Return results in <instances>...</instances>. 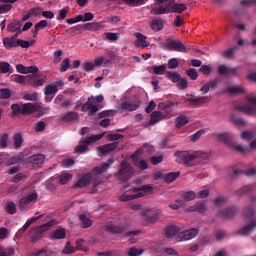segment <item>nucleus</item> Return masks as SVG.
<instances>
[{
	"instance_id": "obj_10",
	"label": "nucleus",
	"mask_w": 256,
	"mask_h": 256,
	"mask_svg": "<svg viewBox=\"0 0 256 256\" xmlns=\"http://www.w3.org/2000/svg\"><path fill=\"white\" fill-rule=\"evenodd\" d=\"M166 47L179 53H187V47L181 41L167 40Z\"/></svg>"
},
{
	"instance_id": "obj_22",
	"label": "nucleus",
	"mask_w": 256,
	"mask_h": 256,
	"mask_svg": "<svg viewBox=\"0 0 256 256\" xmlns=\"http://www.w3.org/2000/svg\"><path fill=\"white\" fill-rule=\"evenodd\" d=\"M225 85V76H218L214 80L210 81V89H220Z\"/></svg>"
},
{
	"instance_id": "obj_24",
	"label": "nucleus",
	"mask_w": 256,
	"mask_h": 256,
	"mask_svg": "<svg viewBox=\"0 0 256 256\" xmlns=\"http://www.w3.org/2000/svg\"><path fill=\"white\" fill-rule=\"evenodd\" d=\"M63 99H65V96L59 94L55 98L54 103H55V105H59V107H61L62 109H67V107H69L71 105V100H65L63 102Z\"/></svg>"
},
{
	"instance_id": "obj_55",
	"label": "nucleus",
	"mask_w": 256,
	"mask_h": 256,
	"mask_svg": "<svg viewBox=\"0 0 256 256\" xmlns=\"http://www.w3.org/2000/svg\"><path fill=\"white\" fill-rule=\"evenodd\" d=\"M11 71V64L9 62H0V72L9 73Z\"/></svg>"
},
{
	"instance_id": "obj_20",
	"label": "nucleus",
	"mask_w": 256,
	"mask_h": 256,
	"mask_svg": "<svg viewBox=\"0 0 256 256\" xmlns=\"http://www.w3.org/2000/svg\"><path fill=\"white\" fill-rule=\"evenodd\" d=\"M187 211H189L190 213H193L195 211H197V213H205V211H207V205L203 202H197L196 204L187 208Z\"/></svg>"
},
{
	"instance_id": "obj_54",
	"label": "nucleus",
	"mask_w": 256,
	"mask_h": 256,
	"mask_svg": "<svg viewBox=\"0 0 256 256\" xmlns=\"http://www.w3.org/2000/svg\"><path fill=\"white\" fill-rule=\"evenodd\" d=\"M186 74L192 81H196L197 77H199V74L197 73V70L195 68H190L186 70Z\"/></svg>"
},
{
	"instance_id": "obj_15",
	"label": "nucleus",
	"mask_w": 256,
	"mask_h": 256,
	"mask_svg": "<svg viewBox=\"0 0 256 256\" xmlns=\"http://www.w3.org/2000/svg\"><path fill=\"white\" fill-rule=\"evenodd\" d=\"M134 37H136V41L134 42L135 47H142V49L149 47L150 43L147 41V36L136 32L134 33Z\"/></svg>"
},
{
	"instance_id": "obj_64",
	"label": "nucleus",
	"mask_w": 256,
	"mask_h": 256,
	"mask_svg": "<svg viewBox=\"0 0 256 256\" xmlns=\"http://www.w3.org/2000/svg\"><path fill=\"white\" fill-rule=\"evenodd\" d=\"M87 149H89V144L84 143L76 146L75 151H77V153H85Z\"/></svg>"
},
{
	"instance_id": "obj_28",
	"label": "nucleus",
	"mask_w": 256,
	"mask_h": 256,
	"mask_svg": "<svg viewBox=\"0 0 256 256\" xmlns=\"http://www.w3.org/2000/svg\"><path fill=\"white\" fill-rule=\"evenodd\" d=\"M179 233H181V228L177 225H171L166 228V237H175Z\"/></svg>"
},
{
	"instance_id": "obj_63",
	"label": "nucleus",
	"mask_w": 256,
	"mask_h": 256,
	"mask_svg": "<svg viewBox=\"0 0 256 256\" xmlns=\"http://www.w3.org/2000/svg\"><path fill=\"white\" fill-rule=\"evenodd\" d=\"M231 121H232V123H234L235 125H238L240 127L245 125V121L235 115L231 116Z\"/></svg>"
},
{
	"instance_id": "obj_32",
	"label": "nucleus",
	"mask_w": 256,
	"mask_h": 256,
	"mask_svg": "<svg viewBox=\"0 0 256 256\" xmlns=\"http://www.w3.org/2000/svg\"><path fill=\"white\" fill-rule=\"evenodd\" d=\"M181 199L185 202L193 201L197 197V194L194 191L182 192L180 195Z\"/></svg>"
},
{
	"instance_id": "obj_40",
	"label": "nucleus",
	"mask_w": 256,
	"mask_h": 256,
	"mask_svg": "<svg viewBox=\"0 0 256 256\" xmlns=\"http://www.w3.org/2000/svg\"><path fill=\"white\" fill-rule=\"evenodd\" d=\"M105 137V134H98V135H92L84 140L83 143H86V145H91V143H95V141H101V138Z\"/></svg>"
},
{
	"instance_id": "obj_36",
	"label": "nucleus",
	"mask_w": 256,
	"mask_h": 256,
	"mask_svg": "<svg viewBox=\"0 0 256 256\" xmlns=\"http://www.w3.org/2000/svg\"><path fill=\"white\" fill-rule=\"evenodd\" d=\"M166 77L172 81V83H178V81H181V75L177 72L167 71Z\"/></svg>"
},
{
	"instance_id": "obj_9",
	"label": "nucleus",
	"mask_w": 256,
	"mask_h": 256,
	"mask_svg": "<svg viewBox=\"0 0 256 256\" xmlns=\"http://www.w3.org/2000/svg\"><path fill=\"white\" fill-rule=\"evenodd\" d=\"M143 155V149H139L136 150L132 155H131V159L134 163V165L136 167H138V169H141V171H145V169H147V161L143 160V159H139V156Z\"/></svg>"
},
{
	"instance_id": "obj_7",
	"label": "nucleus",
	"mask_w": 256,
	"mask_h": 256,
	"mask_svg": "<svg viewBox=\"0 0 256 256\" xmlns=\"http://www.w3.org/2000/svg\"><path fill=\"white\" fill-rule=\"evenodd\" d=\"M248 104L236 105V111H241V113H246V115H256V97L248 96Z\"/></svg>"
},
{
	"instance_id": "obj_52",
	"label": "nucleus",
	"mask_w": 256,
	"mask_h": 256,
	"mask_svg": "<svg viewBox=\"0 0 256 256\" xmlns=\"http://www.w3.org/2000/svg\"><path fill=\"white\" fill-rule=\"evenodd\" d=\"M189 123V119H187V116H179L176 120V127L177 129H181L183 125H187Z\"/></svg>"
},
{
	"instance_id": "obj_45",
	"label": "nucleus",
	"mask_w": 256,
	"mask_h": 256,
	"mask_svg": "<svg viewBox=\"0 0 256 256\" xmlns=\"http://www.w3.org/2000/svg\"><path fill=\"white\" fill-rule=\"evenodd\" d=\"M76 248L71 245V242H66L64 249L62 250L63 255H73Z\"/></svg>"
},
{
	"instance_id": "obj_43",
	"label": "nucleus",
	"mask_w": 256,
	"mask_h": 256,
	"mask_svg": "<svg viewBox=\"0 0 256 256\" xmlns=\"http://www.w3.org/2000/svg\"><path fill=\"white\" fill-rule=\"evenodd\" d=\"M58 88L56 85H48L44 88V95H52V97H55V94L57 93Z\"/></svg>"
},
{
	"instance_id": "obj_49",
	"label": "nucleus",
	"mask_w": 256,
	"mask_h": 256,
	"mask_svg": "<svg viewBox=\"0 0 256 256\" xmlns=\"http://www.w3.org/2000/svg\"><path fill=\"white\" fill-rule=\"evenodd\" d=\"M59 179H60L61 185H67V183H69V181H71V179H73V174L62 173L59 176Z\"/></svg>"
},
{
	"instance_id": "obj_21",
	"label": "nucleus",
	"mask_w": 256,
	"mask_h": 256,
	"mask_svg": "<svg viewBox=\"0 0 256 256\" xmlns=\"http://www.w3.org/2000/svg\"><path fill=\"white\" fill-rule=\"evenodd\" d=\"M3 45L6 49H13V47H17V34L12 37L4 38Z\"/></svg>"
},
{
	"instance_id": "obj_39",
	"label": "nucleus",
	"mask_w": 256,
	"mask_h": 256,
	"mask_svg": "<svg viewBox=\"0 0 256 256\" xmlns=\"http://www.w3.org/2000/svg\"><path fill=\"white\" fill-rule=\"evenodd\" d=\"M79 219L81 221V226L83 227V229H88V227H91V225H93V221H91V219L87 218V216L83 214L79 216Z\"/></svg>"
},
{
	"instance_id": "obj_46",
	"label": "nucleus",
	"mask_w": 256,
	"mask_h": 256,
	"mask_svg": "<svg viewBox=\"0 0 256 256\" xmlns=\"http://www.w3.org/2000/svg\"><path fill=\"white\" fill-rule=\"evenodd\" d=\"M7 29L10 33H15V31H19L21 29V22L19 21H14L11 22L8 26Z\"/></svg>"
},
{
	"instance_id": "obj_58",
	"label": "nucleus",
	"mask_w": 256,
	"mask_h": 256,
	"mask_svg": "<svg viewBox=\"0 0 256 256\" xmlns=\"http://www.w3.org/2000/svg\"><path fill=\"white\" fill-rule=\"evenodd\" d=\"M143 253V249H137V248H130L127 251L128 256H139Z\"/></svg>"
},
{
	"instance_id": "obj_14",
	"label": "nucleus",
	"mask_w": 256,
	"mask_h": 256,
	"mask_svg": "<svg viewBox=\"0 0 256 256\" xmlns=\"http://www.w3.org/2000/svg\"><path fill=\"white\" fill-rule=\"evenodd\" d=\"M171 13V3H167L164 6L160 5L159 7H153L151 9L152 15H168Z\"/></svg>"
},
{
	"instance_id": "obj_61",
	"label": "nucleus",
	"mask_w": 256,
	"mask_h": 256,
	"mask_svg": "<svg viewBox=\"0 0 256 256\" xmlns=\"http://www.w3.org/2000/svg\"><path fill=\"white\" fill-rule=\"evenodd\" d=\"M179 67V61L177 58H172L168 60V69H177Z\"/></svg>"
},
{
	"instance_id": "obj_60",
	"label": "nucleus",
	"mask_w": 256,
	"mask_h": 256,
	"mask_svg": "<svg viewBox=\"0 0 256 256\" xmlns=\"http://www.w3.org/2000/svg\"><path fill=\"white\" fill-rule=\"evenodd\" d=\"M9 237V229L5 227L0 228V241H5Z\"/></svg>"
},
{
	"instance_id": "obj_30",
	"label": "nucleus",
	"mask_w": 256,
	"mask_h": 256,
	"mask_svg": "<svg viewBox=\"0 0 256 256\" xmlns=\"http://www.w3.org/2000/svg\"><path fill=\"white\" fill-rule=\"evenodd\" d=\"M138 107H139V103L135 104V103L124 101L121 104V109H123L124 111H137Z\"/></svg>"
},
{
	"instance_id": "obj_59",
	"label": "nucleus",
	"mask_w": 256,
	"mask_h": 256,
	"mask_svg": "<svg viewBox=\"0 0 256 256\" xmlns=\"http://www.w3.org/2000/svg\"><path fill=\"white\" fill-rule=\"evenodd\" d=\"M69 65H70V60H69V58H65V59L61 62V66H60V71H61V73H65V71H67V69H69Z\"/></svg>"
},
{
	"instance_id": "obj_38",
	"label": "nucleus",
	"mask_w": 256,
	"mask_h": 256,
	"mask_svg": "<svg viewBox=\"0 0 256 256\" xmlns=\"http://www.w3.org/2000/svg\"><path fill=\"white\" fill-rule=\"evenodd\" d=\"M187 9V6L184 3H176L171 6V13H183Z\"/></svg>"
},
{
	"instance_id": "obj_13",
	"label": "nucleus",
	"mask_w": 256,
	"mask_h": 256,
	"mask_svg": "<svg viewBox=\"0 0 256 256\" xmlns=\"http://www.w3.org/2000/svg\"><path fill=\"white\" fill-rule=\"evenodd\" d=\"M105 231L112 233L113 235H121V233H125V231H127V225L117 226L112 223H108L105 225Z\"/></svg>"
},
{
	"instance_id": "obj_47",
	"label": "nucleus",
	"mask_w": 256,
	"mask_h": 256,
	"mask_svg": "<svg viewBox=\"0 0 256 256\" xmlns=\"http://www.w3.org/2000/svg\"><path fill=\"white\" fill-rule=\"evenodd\" d=\"M157 221H159V215L153 214L144 219V225H153L154 223H157Z\"/></svg>"
},
{
	"instance_id": "obj_31",
	"label": "nucleus",
	"mask_w": 256,
	"mask_h": 256,
	"mask_svg": "<svg viewBox=\"0 0 256 256\" xmlns=\"http://www.w3.org/2000/svg\"><path fill=\"white\" fill-rule=\"evenodd\" d=\"M0 256H15V248L0 246Z\"/></svg>"
},
{
	"instance_id": "obj_2",
	"label": "nucleus",
	"mask_w": 256,
	"mask_h": 256,
	"mask_svg": "<svg viewBox=\"0 0 256 256\" xmlns=\"http://www.w3.org/2000/svg\"><path fill=\"white\" fill-rule=\"evenodd\" d=\"M175 157H177V163H183L186 167H195L208 159L209 154L201 151H182L176 152Z\"/></svg>"
},
{
	"instance_id": "obj_12",
	"label": "nucleus",
	"mask_w": 256,
	"mask_h": 256,
	"mask_svg": "<svg viewBox=\"0 0 256 256\" xmlns=\"http://www.w3.org/2000/svg\"><path fill=\"white\" fill-rule=\"evenodd\" d=\"M43 217H45V214L39 215V216H33L32 218L28 219L26 221V223L23 225V227H21L18 232L16 233L17 237H21V235H23V233L29 229V227H31V225H33V223H35V221H39V219H43Z\"/></svg>"
},
{
	"instance_id": "obj_53",
	"label": "nucleus",
	"mask_w": 256,
	"mask_h": 256,
	"mask_svg": "<svg viewBox=\"0 0 256 256\" xmlns=\"http://www.w3.org/2000/svg\"><path fill=\"white\" fill-rule=\"evenodd\" d=\"M16 47H22V49H29L31 47V43H29V41L27 40L17 39Z\"/></svg>"
},
{
	"instance_id": "obj_17",
	"label": "nucleus",
	"mask_w": 256,
	"mask_h": 256,
	"mask_svg": "<svg viewBox=\"0 0 256 256\" xmlns=\"http://www.w3.org/2000/svg\"><path fill=\"white\" fill-rule=\"evenodd\" d=\"M16 71L23 75H27L28 73H38L39 68L37 66H24L23 64H18L16 66Z\"/></svg>"
},
{
	"instance_id": "obj_26",
	"label": "nucleus",
	"mask_w": 256,
	"mask_h": 256,
	"mask_svg": "<svg viewBox=\"0 0 256 256\" xmlns=\"http://www.w3.org/2000/svg\"><path fill=\"white\" fill-rule=\"evenodd\" d=\"M152 31H161L165 27V23L161 18H156L150 22Z\"/></svg>"
},
{
	"instance_id": "obj_48",
	"label": "nucleus",
	"mask_w": 256,
	"mask_h": 256,
	"mask_svg": "<svg viewBox=\"0 0 256 256\" xmlns=\"http://www.w3.org/2000/svg\"><path fill=\"white\" fill-rule=\"evenodd\" d=\"M29 84L31 87L37 88V87H43L45 85V79L41 78L38 80L33 79V76L29 79Z\"/></svg>"
},
{
	"instance_id": "obj_34",
	"label": "nucleus",
	"mask_w": 256,
	"mask_h": 256,
	"mask_svg": "<svg viewBox=\"0 0 256 256\" xmlns=\"http://www.w3.org/2000/svg\"><path fill=\"white\" fill-rule=\"evenodd\" d=\"M161 119H163V113L159 111L152 112L150 117V125H155V123H159Z\"/></svg>"
},
{
	"instance_id": "obj_44",
	"label": "nucleus",
	"mask_w": 256,
	"mask_h": 256,
	"mask_svg": "<svg viewBox=\"0 0 256 256\" xmlns=\"http://www.w3.org/2000/svg\"><path fill=\"white\" fill-rule=\"evenodd\" d=\"M5 211L9 213V215H15L17 213V205L14 202H7L5 205Z\"/></svg>"
},
{
	"instance_id": "obj_3",
	"label": "nucleus",
	"mask_w": 256,
	"mask_h": 256,
	"mask_svg": "<svg viewBox=\"0 0 256 256\" xmlns=\"http://www.w3.org/2000/svg\"><path fill=\"white\" fill-rule=\"evenodd\" d=\"M55 225H57V220L52 219L49 222H47L41 226L31 228L30 235L32 238V243H37V241H39V239H41L43 237V233H45L46 231H49L51 229V227H53Z\"/></svg>"
},
{
	"instance_id": "obj_27",
	"label": "nucleus",
	"mask_w": 256,
	"mask_h": 256,
	"mask_svg": "<svg viewBox=\"0 0 256 256\" xmlns=\"http://www.w3.org/2000/svg\"><path fill=\"white\" fill-rule=\"evenodd\" d=\"M83 28L86 31H101V29H103V24L99 22H92V23L84 24Z\"/></svg>"
},
{
	"instance_id": "obj_19",
	"label": "nucleus",
	"mask_w": 256,
	"mask_h": 256,
	"mask_svg": "<svg viewBox=\"0 0 256 256\" xmlns=\"http://www.w3.org/2000/svg\"><path fill=\"white\" fill-rule=\"evenodd\" d=\"M19 0H0V3H10V4H0V15L9 13L13 9V3H17Z\"/></svg>"
},
{
	"instance_id": "obj_56",
	"label": "nucleus",
	"mask_w": 256,
	"mask_h": 256,
	"mask_svg": "<svg viewBox=\"0 0 256 256\" xmlns=\"http://www.w3.org/2000/svg\"><path fill=\"white\" fill-rule=\"evenodd\" d=\"M184 100L187 102V103H190V105H194L195 106V103H196V100H197V96L193 95V94H186L184 96Z\"/></svg>"
},
{
	"instance_id": "obj_29",
	"label": "nucleus",
	"mask_w": 256,
	"mask_h": 256,
	"mask_svg": "<svg viewBox=\"0 0 256 256\" xmlns=\"http://www.w3.org/2000/svg\"><path fill=\"white\" fill-rule=\"evenodd\" d=\"M67 237V232L64 228L57 229L50 234V239H65Z\"/></svg>"
},
{
	"instance_id": "obj_23",
	"label": "nucleus",
	"mask_w": 256,
	"mask_h": 256,
	"mask_svg": "<svg viewBox=\"0 0 256 256\" xmlns=\"http://www.w3.org/2000/svg\"><path fill=\"white\" fill-rule=\"evenodd\" d=\"M198 233H199V230L197 228H191L186 231H183L182 237L185 241H189L191 239H195Z\"/></svg>"
},
{
	"instance_id": "obj_50",
	"label": "nucleus",
	"mask_w": 256,
	"mask_h": 256,
	"mask_svg": "<svg viewBox=\"0 0 256 256\" xmlns=\"http://www.w3.org/2000/svg\"><path fill=\"white\" fill-rule=\"evenodd\" d=\"M76 251H84L87 252L89 251V247L85 246V240L83 239H78L76 240Z\"/></svg>"
},
{
	"instance_id": "obj_8",
	"label": "nucleus",
	"mask_w": 256,
	"mask_h": 256,
	"mask_svg": "<svg viewBox=\"0 0 256 256\" xmlns=\"http://www.w3.org/2000/svg\"><path fill=\"white\" fill-rule=\"evenodd\" d=\"M37 199H39L37 192H32L31 194L20 199L18 207L21 211H27L31 203H37Z\"/></svg>"
},
{
	"instance_id": "obj_11",
	"label": "nucleus",
	"mask_w": 256,
	"mask_h": 256,
	"mask_svg": "<svg viewBox=\"0 0 256 256\" xmlns=\"http://www.w3.org/2000/svg\"><path fill=\"white\" fill-rule=\"evenodd\" d=\"M37 111H41V105L34 103H26L21 107L22 115H33V113H37Z\"/></svg>"
},
{
	"instance_id": "obj_37",
	"label": "nucleus",
	"mask_w": 256,
	"mask_h": 256,
	"mask_svg": "<svg viewBox=\"0 0 256 256\" xmlns=\"http://www.w3.org/2000/svg\"><path fill=\"white\" fill-rule=\"evenodd\" d=\"M179 175H181V172H170L164 176L165 183H173L175 179H178Z\"/></svg>"
},
{
	"instance_id": "obj_33",
	"label": "nucleus",
	"mask_w": 256,
	"mask_h": 256,
	"mask_svg": "<svg viewBox=\"0 0 256 256\" xmlns=\"http://www.w3.org/2000/svg\"><path fill=\"white\" fill-rule=\"evenodd\" d=\"M226 93H229V95H241V93H245V89L241 86H231L226 89Z\"/></svg>"
},
{
	"instance_id": "obj_4",
	"label": "nucleus",
	"mask_w": 256,
	"mask_h": 256,
	"mask_svg": "<svg viewBox=\"0 0 256 256\" xmlns=\"http://www.w3.org/2000/svg\"><path fill=\"white\" fill-rule=\"evenodd\" d=\"M135 173V170H133V167L127 160H123L118 168V173L116 174V177L120 179V181H129L131 177H133Z\"/></svg>"
},
{
	"instance_id": "obj_16",
	"label": "nucleus",
	"mask_w": 256,
	"mask_h": 256,
	"mask_svg": "<svg viewBox=\"0 0 256 256\" xmlns=\"http://www.w3.org/2000/svg\"><path fill=\"white\" fill-rule=\"evenodd\" d=\"M60 121H63V123H75V121H79V113L66 112L60 116Z\"/></svg>"
},
{
	"instance_id": "obj_25",
	"label": "nucleus",
	"mask_w": 256,
	"mask_h": 256,
	"mask_svg": "<svg viewBox=\"0 0 256 256\" xmlns=\"http://www.w3.org/2000/svg\"><path fill=\"white\" fill-rule=\"evenodd\" d=\"M29 163L32 165H43L45 163V155L43 154H36L29 158Z\"/></svg>"
},
{
	"instance_id": "obj_41",
	"label": "nucleus",
	"mask_w": 256,
	"mask_h": 256,
	"mask_svg": "<svg viewBox=\"0 0 256 256\" xmlns=\"http://www.w3.org/2000/svg\"><path fill=\"white\" fill-rule=\"evenodd\" d=\"M211 101V97L209 96H196L195 107H199L201 105H205Z\"/></svg>"
},
{
	"instance_id": "obj_62",
	"label": "nucleus",
	"mask_w": 256,
	"mask_h": 256,
	"mask_svg": "<svg viewBox=\"0 0 256 256\" xmlns=\"http://www.w3.org/2000/svg\"><path fill=\"white\" fill-rule=\"evenodd\" d=\"M0 97L1 99H9L11 97V90L7 88L0 89Z\"/></svg>"
},
{
	"instance_id": "obj_42",
	"label": "nucleus",
	"mask_w": 256,
	"mask_h": 256,
	"mask_svg": "<svg viewBox=\"0 0 256 256\" xmlns=\"http://www.w3.org/2000/svg\"><path fill=\"white\" fill-rule=\"evenodd\" d=\"M256 222H253L252 224L245 226L242 230H240V235H251L253 231H255Z\"/></svg>"
},
{
	"instance_id": "obj_35",
	"label": "nucleus",
	"mask_w": 256,
	"mask_h": 256,
	"mask_svg": "<svg viewBox=\"0 0 256 256\" xmlns=\"http://www.w3.org/2000/svg\"><path fill=\"white\" fill-rule=\"evenodd\" d=\"M48 25L49 23L47 22V20H41L40 22H38L34 26V31H33L34 37H36L39 34V31H41V29H45V27H47Z\"/></svg>"
},
{
	"instance_id": "obj_5",
	"label": "nucleus",
	"mask_w": 256,
	"mask_h": 256,
	"mask_svg": "<svg viewBox=\"0 0 256 256\" xmlns=\"http://www.w3.org/2000/svg\"><path fill=\"white\" fill-rule=\"evenodd\" d=\"M103 95H98L96 97L91 96L88 98L86 103L82 106V111H89V117H93L97 111H99V106L94 105L95 103H103Z\"/></svg>"
},
{
	"instance_id": "obj_6",
	"label": "nucleus",
	"mask_w": 256,
	"mask_h": 256,
	"mask_svg": "<svg viewBox=\"0 0 256 256\" xmlns=\"http://www.w3.org/2000/svg\"><path fill=\"white\" fill-rule=\"evenodd\" d=\"M134 191L136 192L135 194H122L119 199L120 201H133V199H139L140 197H145L147 193H151L153 191V187L151 185H144L141 188L137 189L134 188Z\"/></svg>"
},
{
	"instance_id": "obj_57",
	"label": "nucleus",
	"mask_w": 256,
	"mask_h": 256,
	"mask_svg": "<svg viewBox=\"0 0 256 256\" xmlns=\"http://www.w3.org/2000/svg\"><path fill=\"white\" fill-rule=\"evenodd\" d=\"M37 97H39V93L34 92L33 94H25L23 96L24 101H37Z\"/></svg>"
},
{
	"instance_id": "obj_51",
	"label": "nucleus",
	"mask_w": 256,
	"mask_h": 256,
	"mask_svg": "<svg viewBox=\"0 0 256 256\" xmlns=\"http://www.w3.org/2000/svg\"><path fill=\"white\" fill-rule=\"evenodd\" d=\"M152 71L155 73V75H163L165 71H167V66L165 64L160 66H153Z\"/></svg>"
},
{
	"instance_id": "obj_18",
	"label": "nucleus",
	"mask_w": 256,
	"mask_h": 256,
	"mask_svg": "<svg viewBox=\"0 0 256 256\" xmlns=\"http://www.w3.org/2000/svg\"><path fill=\"white\" fill-rule=\"evenodd\" d=\"M118 146H119V143L112 142V143L105 144V145L98 147V151H99V153H101V155H107V153H111V151H115V149Z\"/></svg>"
},
{
	"instance_id": "obj_1",
	"label": "nucleus",
	"mask_w": 256,
	"mask_h": 256,
	"mask_svg": "<svg viewBox=\"0 0 256 256\" xmlns=\"http://www.w3.org/2000/svg\"><path fill=\"white\" fill-rule=\"evenodd\" d=\"M115 163V158H110L106 162L101 163L100 165L94 167L92 169L91 173L84 174L74 185V187H79L82 189L83 187H87L89 183H91L92 179V186L93 191L92 193H97V187L101 185V178H99L100 175H103V173H107L111 165Z\"/></svg>"
}]
</instances>
